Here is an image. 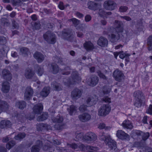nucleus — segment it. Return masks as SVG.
Returning a JSON list of instances; mask_svg holds the SVG:
<instances>
[{"mask_svg": "<svg viewBox=\"0 0 152 152\" xmlns=\"http://www.w3.org/2000/svg\"><path fill=\"white\" fill-rule=\"evenodd\" d=\"M149 135L150 134L149 132L144 133L142 132V140L145 141L148 138Z\"/></svg>", "mask_w": 152, "mask_h": 152, "instance_id": "48", "label": "nucleus"}, {"mask_svg": "<svg viewBox=\"0 0 152 152\" xmlns=\"http://www.w3.org/2000/svg\"><path fill=\"white\" fill-rule=\"evenodd\" d=\"M98 14L101 17L106 15V12L102 9H100L98 12Z\"/></svg>", "mask_w": 152, "mask_h": 152, "instance_id": "52", "label": "nucleus"}, {"mask_svg": "<svg viewBox=\"0 0 152 152\" xmlns=\"http://www.w3.org/2000/svg\"><path fill=\"white\" fill-rule=\"evenodd\" d=\"M91 105L93 104H94L96 103V102L98 101L97 97L95 95H94L92 97H91Z\"/></svg>", "mask_w": 152, "mask_h": 152, "instance_id": "51", "label": "nucleus"}, {"mask_svg": "<svg viewBox=\"0 0 152 152\" xmlns=\"http://www.w3.org/2000/svg\"><path fill=\"white\" fill-rule=\"evenodd\" d=\"M11 2L13 5L16 6L18 5L21 2V0H11Z\"/></svg>", "mask_w": 152, "mask_h": 152, "instance_id": "50", "label": "nucleus"}, {"mask_svg": "<svg viewBox=\"0 0 152 152\" xmlns=\"http://www.w3.org/2000/svg\"><path fill=\"white\" fill-rule=\"evenodd\" d=\"M45 141V144L44 146L43 149L44 150H47L51 147L53 144L52 142L48 140H46Z\"/></svg>", "mask_w": 152, "mask_h": 152, "instance_id": "39", "label": "nucleus"}, {"mask_svg": "<svg viewBox=\"0 0 152 152\" xmlns=\"http://www.w3.org/2000/svg\"><path fill=\"white\" fill-rule=\"evenodd\" d=\"M21 54L24 56H26L30 53L28 49L26 47H23L20 49Z\"/></svg>", "mask_w": 152, "mask_h": 152, "instance_id": "35", "label": "nucleus"}, {"mask_svg": "<svg viewBox=\"0 0 152 152\" xmlns=\"http://www.w3.org/2000/svg\"><path fill=\"white\" fill-rule=\"evenodd\" d=\"M83 45L87 51L92 50L94 48V46L90 41L86 42Z\"/></svg>", "mask_w": 152, "mask_h": 152, "instance_id": "23", "label": "nucleus"}, {"mask_svg": "<svg viewBox=\"0 0 152 152\" xmlns=\"http://www.w3.org/2000/svg\"><path fill=\"white\" fill-rule=\"evenodd\" d=\"M78 118L80 121L85 122L90 120L91 118V116L89 114L86 113L79 115Z\"/></svg>", "mask_w": 152, "mask_h": 152, "instance_id": "15", "label": "nucleus"}, {"mask_svg": "<svg viewBox=\"0 0 152 152\" xmlns=\"http://www.w3.org/2000/svg\"><path fill=\"white\" fill-rule=\"evenodd\" d=\"M132 136L136 138V137L142 135V132L139 130H134L132 131Z\"/></svg>", "mask_w": 152, "mask_h": 152, "instance_id": "42", "label": "nucleus"}, {"mask_svg": "<svg viewBox=\"0 0 152 152\" xmlns=\"http://www.w3.org/2000/svg\"><path fill=\"white\" fill-rule=\"evenodd\" d=\"M117 136L119 139L123 140H129V136L122 130H118L116 133Z\"/></svg>", "mask_w": 152, "mask_h": 152, "instance_id": "11", "label": "nucleus"}, {"mask_svg": "<svg viewBox=\"0 0 152 152\" xmlns=\"http://www.w3.org/2000/svg\"><path fill=\"white\" fill-rule=\"evenodd\" d=\"M10 86L8 82H4L2 85V91L4 93L8 92L10 90Z\"/></svg>", "mask_w": 152, "mask_h": 152, "instance_id": "27", "label": "nucleus"}, {"mask_svg": "<svg viewBox=\"0 0 152 152\" xmlns=\"http://www.w3.org/2000/svg\"><path fill=\"white\" fill-rule=\"evenodd\" d=\"M116 32L122 34L124 30V25L122 21L115 20L114 23Z\"/></svg>", "mask_w": 152, "mask_h": 152, "instance_id": "5", "label": "nucleus"}, {"mask_svg": "<svg viewBox=\"0 0 152 152\" xmlns=\"http://www.w3.org/2000/svg\"><path fill=\"white\" fill-rule=\"evenodd\" d=\"M52 121L53 122L58 124L61 123L63 121V118L62 116L59 115H58L56 117L52 118Z\"/></svg>", "mask_w": 152, "mask_h": 152, "instance_id": "34", "label": "nucleus"}, {"mask_svg": "<svg viewBox=\"0 0 152 152\" xmlns=\"http://www.w3.org/2000/svg\"><path fill=\"white\" fill-rule=\"evenodd\" d=\"M43 109V106L41 103L35 105L33 107V111L35 114L40 113Z\"/></svg>", "mask_w": 152, "mask_h": 152, "instance_id": "18", "label": "nucleus"}, {"mask_svg": "<svg viewBox=\"0 0 152 152\" xmlns=\"http://www.w3.org/2000/svg\"><path fill=\"white\" fill-rule=\"evenodd\" d=\"M34 28L36 29H39L40 28V24L39 22L37 21L35 22L34 25H33Z\"/></svg>", "mask_w": 152, "mask_h": 152, "instance_id": "54", "label": "nucleus"}, {"mask_svg": "<svg viewBox=\"0 0 152 152\" xmlns=\"http://www.w3.org/2000/svg\"><path fill=\"white\" fill-rule=\"evenodd\" d=\"M48 116L47 113H43L41 115L39 116L37 118V120L38 121H41L46 120Z\"/></svg>", "mask_w": 152, "mask_h": 152, "instance_id": "36", "label": "nucleus"}, {"mask_svg": "<svg viewBox=\"0 0 152 152\" xmlns=\"http://www.w3.org/2000/svg\"><path fill=\"white\" fill-rule=\"evenodd\" d=\"M80 148L81 150L83 151H86L88 150H94L95 147L91 146L88 145H84L83 144H81L80 146Z\"/></svg>", "mask_w": 152, "mask_h": 152, "instance_id": "31", "label": "nucleus"}, {"mask_svg": "<svg viewBox=\"0 0 152 152\" xmlns=\"http://www.w3.org/2000/svg\"><path fill=\"white\" fill-rule=\"evenodd\" d=\"M147 112L150 115H152V104L149 105V108L147 111Z\"/></svg>", "mask_w": 152, "mask_h": 152, "instance_id": "62", "label": "nucleus"}, {"mask_svg": "<svg viewBox=\"0 0 152 152\" xmlns=\"http://www.w3.org/2000/svg\"><path fill=\"white\" fill-rule=\"evenodd\" d=\"M71 147L73 149H76L77 148V145L75 144H67V147Z\"/></svg>", "mask_w": 152, "mask_h": 152, "instance_id": "59", "label": "nucleus"}, {"mask_svg": "<svg viewBox=\"0 0 152 152\" xmlns=\"http://www.w3.org/2000/svg\"><path fill=\"white\" fill-rule=\"evenodd\" d=\"M34 74V72L30 69H26L24 73L25 76L27 79L31 78Z\"/></svg>", "mask_w": 152, "mask_h": 152, "instance_id": "22", "label": "nucleus"}, {"mask_svg": "<svg viewBox=\"0 0 152 152\" xmlns=\"http://www.w3.org/2000/svg\"><path fill=\"white\" fill-rule=\"evenodd\" d=\"M91 17L89 15H87L85 17V20L86 22H88L91 20Z\"/></svg>", "mask_w": 152, "mask_h": 152, "instance_id": "61", "label": "nucleus"}, {"mask_svg": "<svg viewBox=\"0 0 152 152\" xmlns=\"http://www.w3.org/2000/svg\"><path fill=\"white\" fill-rule=\"evenodd\" d=\"M103 6L106 10H112L115 9L116 4L113 1L108 0L104 2Z\"/></svg>", "mask_w": 152, "mask_h": 152, "instance_id": "6", "label": "nucleus"}, {"mask_svg": "<svg viewBox=\"0 0 152 152\" xmlns=\"http://www.w3.org/2000/svg\"><path fill=\"white\" fill-rule=\"evenodd\" d=\"M15 142L14 140H11L6 145V147L8 150L10 149L15 145Z\"/></svg>", "mask_w": 152, "mask_h": 152, "instance_id": "43", "label": "nucleus"}, {"mask_svg": "<svg viewBox=\"0 0 152 152\" xmlns=\"http://www.w3.org/2000/svg\"><path fill=\"white\" fill-rule=\"evenodd\" d=\"M51 87L53 89L56 91H59L62 89V87L59 84L56 82H53L51 84Z\"/></svg>", "mask_w": 152, "mask_h": 152, "instance_id": "33", "label": "nucleus"}, {"mask_svg": "<svg viewBox=\"0 0 152 152\" xmlns=\"http://www.w3.org/2000/svg\"><path fill=\"white\" fill-rule=\"evenodd\" d=\"M50 90L49 87H45L40 92V95L42 96L46 97L50 93Z\"/></svg>", "mask_w": 152, "mask_h": 152, "instance_id": "30", "label": "nucleus"}, {"mask_svg": "<svg viewBox=\"0 0 152 152\" xmlns=\"http://www.w3.org/2000/svg\"><path fill=\"white\" fill-rule=\"evenodd\" d=\"M99 81L98 77L96 76H93L91 78V80L89 85L94 86L97 84Z\"/></svg>", "mask_w": 152, "mask_h": 152, "instance_id": "29", "label": "nucleus"}, {"mask_svg": "<svg viewBox=\"0 0 152 152\" xmlns=\"http://www.w3.org/2000/svg\"><path fill=\"white\" fill-rule=\"evenodd\" d=\"M9 105L5 101L0 100V110L2 112L6 111L8 110Z\"/></svg>", "mask_w": 152, "mask_h": 152, "instance_id": "19", "label": "nucleus"}, {"mask_svg": "<svg viewBox=\"0 0 152 152\" xmlns=\"http://www.w3.org/2000/svg\"><path fill=\"white\" fill-rule=\"evenodd\" d=\"M74 38V35L72 30H68L67 31V40L69 41H72Z\"/></svg>", "mask_w": 152, "mask_h": 152, "instance_id": "38", "label": "nucleus"}, {"mask_svg": "<svg viewBox=\"0 0 152 152\" xmlns=\"http://www.w3.org/2000/svg\"><path fill=\"white\" fill-rule=\"evenodd\" d=\"M100 140L104 141L106 144L108 145L111 149H115L116 145L115 142L112 140L109 135H105L104 133H102L100 135Z\"/></svg>", "mask_w": 152, "mask_h": 152, "instance_id": "1", "label": "nucleus"}, {"mask_svg": "<svg viewBox=\"0 0 152 152\" xmlns=\"http://www.w3.org/2000/svg\"><path fill=\"white\" fill-rule=\"evenodd\" d=\"M50 71L52 73L56 74L58 72L59 68L56 64L53 63L51 64Z\"/></svg>", "mask_w": 152, "mask_h": 152, "instance_id": "26", "label": "nucleus"}, {"mask_svg": "<svg viewBox=\"0 0 152 152\" xmlns=\"http://www.w3.org/2000/svg\"><path fill=\"white\" fill-rule=\"evenodd\" d=\"M83 92L82 90L75 88L72 91L71 96L73 99H77L81 97Z\"/></svg>", "mask_w": 152, "mask_h": 152, "instance_id": "9", "label": "nucleus"}, {"mask_svg": "<svg viewBox=\"0 0 152 152\" xmlns=\"http://www.w3.org/2000/svg\"><path fill=\"white\" fill-rule=\"evenodd\" d=\"M26 136V134L24 133H20L15 136L14 138L16 140H21L23 138Z\"/></svg>", "mask_w": 152, "mask_h": 152, "instance_id": "41", "label": "nucleus"}, {"mask_svg": "<svg viewBox=\"0 0 152 152\" xmlns=\"http://www.w3.org/2000/svg\"><path fill=\"white\" fill-rule=\"evenodd\" d=\"M122 126L124 128L127 129H131L133 128L132 123L129 120L124 121L122 124Z\"/></svg>", "mask_w": 152, "mask_h": 152, "instance_id": "25", "label": "nucleus"}, {"mask_svg": "<svg viewBox=\"0 0 152 152\" xmlns=\"http://www.w3.org/2000/svg\"><path fill=\"white\" fill-rule=\"evenodd\" d=\"M91 97H87L86 98V102L87 104H91Z\"/></svg>", "mask_w": 152, "mask_h": 152, "instance_id": "63", "label": "nucleus"}, {"mask_svg": "<svg viewBox=\"0 0 152 152\" xmlns=\"http://www.w3.org/2000/svg\"><path fill=\"white\" fill-rule=\"evenodd\" d=\"M11 125V122L8 120H2L0 122V127L1 129L10 127Z\"/></svg>", "mask_w": 152, "mask_h": 152, "instance_id": "24", "label": "nucleus"}, {"mask_svg": "<svg viewBox=\"0 0 152 152\" xmlns=\"http://www.w3.org/2000/svg\"><path fill=\"white\" fill-rule=\"evenodd\" d=\"M102 100L105 102L110 103L111 102V99L108 96H104L102 99Z\"/></svg>", "mask_w": 152, "mask_h": 152, "instance_id": "57", "label": "nucleus"}, {"mask_svg": "<svg viewBox=\"0 0 152 152\" xmlns=\"http://www.w3.org/2000/svg\"><path fill=\"white\" fill-rule=\"evenodd\" d=\"M83 28L82 27L80 29H79V30L76 32V33L77 34V36L80 38H83L84 36L82 32V31H83Z\"/></svg>", "mask_w": 152, "mask_h": 152, "instance_id": "47", "label": "nucleus"}, {"mask_svg": "<svg viewBox=\"0 0 152 152\" xmlns=\"http://www.w3.org/2000/svg\"><path fill=\"white\" fill-rule=\"evenodd\" d=\"M35 69L36 72L39 76H42L44 73V69L42 66L36 65L35 66Z\"/></svg>", "mask_w": 152, "mask_h": 152, "instance_id": "28", "label": "nucleus"}, {"mask_svg": "<svg viewBox=\"0 0 152 152\" xmlns=\"http://www.w3.org/2000/svg\"><path fill=\"white\" fill-rule=\"evenodd\" d=\"M81 80V78L79 76L78 73L77 72H74L72 74V78L69 81L71 84H73L77 81Z\"/></svg>", "mask_w": 152, "mask_h": 152, "instance_id": "13", "label": "nucleus"}, {"mask_svg": "<svg viewBox=\"0 0 152 152\" xmlns=\"http://www.w3.org/2000/svg\"><path fill=\"white\" fill-rule=\"evenodd\" d=\"M34 57L39 63L42 62L45 59L44 55L41 53L38 52H37L34 53Z\"/></svg>", "mask_w": 152, "mask_h": 152, "instance_id": "16", "label": "nucleus"}, {"mask_svg": "<svg viewBox=\"0 0 152 152\" xmlns=\"http://www.w3.org/2000/svg\"><path fill=\"white\" fill-rule=\"evenodd\" d=\"M119 55V57L122 59H123L124 58H125L126 56H130V55L129 54H126L125 53H121Z\"/></svg>", "mask_w": 152, "mask_h": 152, "instance_id": "60", "label": "nucleus"}, {"mask_svg": "<svg viewBox=\"0 0 152 152\" xmlns=\"http://www.w3.org/2000/svg\"><path fill=\"white\" fill-rule=\"evenodd\" d=\"M111 110V107L109 104L102 105L98 110V115L101 116H105L108 114Z\"/></svg>", "mask_w": 152, "mask_h": 152, "instance_id": "4", "label": "nucleus"}, {"mask_svg": "<svg viewBox=\"0 0 152 152\" xmlns=\"http://www.w3.org/2000/svg\"><path fill=\"white\" fill-rule=\"evenodd\" d=\"M7 42L6 38L3 36H0V45H4Z\"/></svg>", "mask_w": 152, "mask_h": 152, "instance_id": "49", "label": "nucleus"}, {"mask_svg": "<svg viewBox=\"0 0 152 152\" xmlns=\"http://www.w3.org/2000/svg\"><path fill=\"white\" fill-rule=\"evenodd\" d=\"M83 139L87 141H94L96 140L97 136L94 133L90 132L87 133L83 136Z\"/></svg>", "mask_w": 152, "mask_h": 152, "instance_id": "12", "label": "nucleus"}, {"mask_svg": "<svg viewBox=\"0 0 152 152\" xmlns=\"http://www.w3.org/2000/svg\"><path fill=\"white\" fill-rule=\"evenodd\" d=\"M43 37L44 39L48 44H53L56 42V35L50 31H48L44 34Z\"/></svg>", "mask_w": 152, "mask_h": 152, "instance_id": "2", "label": "nucleus"}, {"mask_svg": "<svg viewBox=\"0 0 152 152\" xmlns=\"http://www.w3.org/2000/svg\"><path fill=\"white\" fill-rule=\"evenodd\" d=\"M15 106L20 109H23L26 106V103L24 101H18L16 103Z\"/></svg>", "mask_w": 152, "mask_h": 152, "instance_id": "32", "label": "nucleus"}, {"mask_svg": "<svg viewBox=\"0 0 152 152\" xmlns=\"http://www.w3.org/2000/svg\"><path fill=\"white\" fill-rule=\"evenodd\" d=\"M88 7L91 10H96L101 7L100 3H95L92 1H90L88 3Z\"/></svg>", "mask_w": 152, "mask_h": 152, "instance_id": "14", "label": "nucleus"}, {"mask_svg": "<svg viewBox=\"0 0 152 152\" xmlns=\"http://www.w3.org/2000/svg\"><path fill=\"white\" fill-rule=\"evenodd\" d=\"M83 134L81 133H80L79 134H76V139L77 140H79L81 139L82 138H83Z\"/></svg>", "mask_w": 152, "mask_h": 152, "instance_id": "58", "label": "nucleus"}, {"mask_svg": "<svg viewBox=\"0 0 152 152\" xmlns=\"http://www.w3.org/2000/svg\"><path fill=\"white\" fill-rule=\"evenodd\" d=\"M105 127V124L103 123H100L99 125L98 126V128L100 129H104Z\"/></svg>", "mask_w": 152, "mask_h": 152, "instance_id": "64", "label": "nucleus"}, {"mask_svg": "<svg viewBox=\"0 0 152 152\" xmlns=\"http://www.w3.org/2000/svg\"><path fill=\"white\" fill-rule=\"evenodd\" d=\"M42 141L38 140L37 142V145L33 146L31 150V152H39L40 148L42 146Z\"/></svg>", "mask_w": 152, "mask_h": 152, "instance_id": "21", "label": "nucleus"}, {"mask_svg": "<svg viewBox=\"0 0 152 152\" xmlns=\"http://www.w3.org/2000/svg\"><path fill=\"white\" fill-rule=\"evenodd\" d=\"M115 33V34L112 32L111 34L108 35L110 41L112 42H116L119 39H121L124 38L122 34L116 32Z\"/></svg>", "mask_w": 152, "mask_h": 152, "instance_id": "7", "label": "nucleus"}, {"mask_svg": "<svg viewBox=\"0 0 152 152\" xmlns=\"http://www.w3.org/2000/svg\"><path fill=\"white\" fill-rule=\"evenodd\" d=\"M113 76L116 80L120 82L124 78L123 73L118 69L115 70L113 73Z\"/></svg>", "mask_w": 152, "mask_h": 152, "instance_id": "10", "label": "nucleus"}, {"mask_svg": "<svg viewBox=\"0 0 152 152\" xmlns=\"http://www.w3.org/2000/svg\"><path fill=\"white\" fill-rule=\"evenodd\" d=\"M98 75L99 76L100 78H103L104 79H107V77L106 76L103 74L100 71H98L97 72Z\"/></svg>", "mask_w": 152, "mask_h": 152, "instance_id": "56", "label": "nucleus"}, {"mask_svg": "<svg viewBox=\"0 0 152 152\" xmlns=\"http://www.w3.org/2000/svg\"><path fill=\"white\" fill-rule=\"evenodd\" d=\"M34 94V91L30 86L26 87L24 93V99L26 100L30 99Z\"/></svg>", "mask_w": 152, "mask_h": 152, "instance_id": "8", "label": "nucleus"}, {"mask_svg": "<svg viewBox=\"0 0 152 152\" xmlns=\"http://www.w3.org/2000/svg\"><path fill=\"white\" fill-rule=\"evenodd\" d=\"M48 125L42 123H39L37 125V128L38 130L41 131L45 129Z\"/></svg>", "mask_w": 152, "mask_h": 152, "instance_id": "37", "label": "nucleus"}, {"mask_svg": "<svg viewBox=\"0 0 152 152\" xmlns=\"http://www.w3.org/2000/svg\"><path fill=\"white\" fill-rule=\"evenodd\" d=\"M147 45L149 51L152 50V36H150L148 39Z\"/></svg>", "mask_w": 152, "mask_h": 152, "instance_id": "40", "label": "nucleus"}, {"mask_svg": "<svg viewBox=\"0 0 152 152\" xmlns=\"http://www.w3.org/2000/svg\"><path fill=\"white\" fill-rule=\"evenodd\" d=\"M128 9L127 7L125 6H121L119 8V11L121 12H126Z\"/></svg>", "mask_w": 152, "mask_h": 152, "instance_id": "55", "label": "nucleus"}, {"mask_svg": "<svg viewBox=\"0 0 152 152\" xmlns=\"http://www.w3.org/2000/svg\"><path fill=\"white\" fill-rule=\"evenodd\" d=\"M69 20L72 21V22L73 24L74 25L75 27L77 26L80 24V20L75 18H73Z\"/></svg>", "mask_w": 152, "mask_h": 152, "instance_id": "46", "label": "nucleus"}, {"mask_svg": "<svg viewBox=\"0 0 152 152\" xmlns=\"http://www.w3.org/2000/svg\"><path fill=\"white\" fill-rule=\"evenodd\" d=\"M134 96L135 99L134 105L137 107H140L142 104V99L144 98L142 92L140 91H135L134 93Z\"/></svg>", "mask_w": 152, "mask_h": 152, "instance_id": "3", "label": "nucleus"}, {"mask_svg": "<svg viewBox=\"0 0 152 152\" xmlns=\"http://www.w3.org/2000/svg\"><path fill=\"white\" fill-rule=\"evenodd\" d=\"M87 107V106L86 105L84 104L81 105L79 108V110L81 112H83L86 110Z\"/></svg>", "mask_w": 152, "mask_h": 152, "instance_id": "53", "label": "nucleus"}, {"mask_svg": "<svg viewBox=\"0 0 152 152\" xmlns=\"http://www.w3.org/2000/svg\"><path fill=\"white\" fill-rule=\"evenodd\" d=\"M97 44L102 47H105L107 45L108 41L106 38L101 37L98 40Z\"/></svg>", "mask_w": 152, "mask_h": 152, "instance_id": "17", "label": "nucleus"}, {"mask_svg": "<svg viewBox=\"0 0 152 152\" xmlns=\"http://www.w3.org/2000/svg\"><path fill=\"white\" fill-rule=\"evenodd\" d=\"M2 74L3 78L6 80L10 81L12 79V75L10 72L6 69L3 70L2 71Z\"/></svg>", "mask_w": 152, "mask_h": 152, "instance_id": "20", "label": "nucleus"}, {"mask_svg": "<svg viewBox=\"0 0 152 152\" xmlns=\"http://www.w3.org/2000/svg\"><path fill=\"white\" fill-rule=\"evenodd\" d=\"M111 90V89L110 87L105 86L103 88V92L104 94H107L109 93Z\"/></svg>", "mask_w": 152, "mask_h": 152, "instance_id": "44", "label": "nucleus"}, {"mask_svg": "<svg viewBox=\"0 0 152 152\" xmlns=\"http://www.w3.org/2000/svg\"><path fill=\"white\" fill-rule=\"evenodd\" d=\"M76 107L74 105H71L70 107L69 114L72 115L73 114H75L76 112Z\"/></svg>", "mask_w": 152, "mask_h": 152, "instance_id": "45", "label": "nucleus"}]
</instances>
